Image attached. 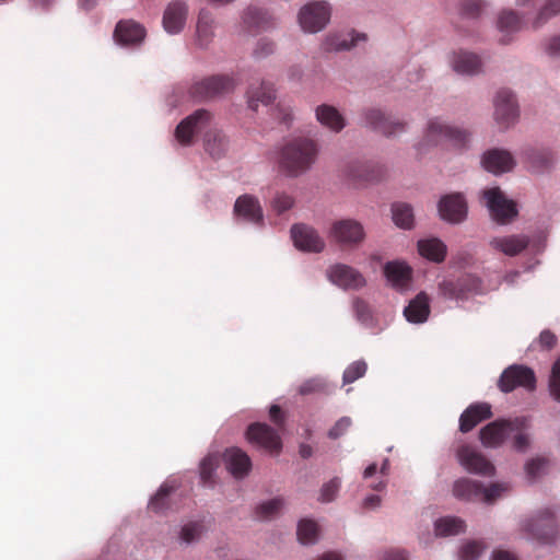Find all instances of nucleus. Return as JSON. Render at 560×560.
<instances>
[{"label":"nucleus","mask_w":560,"mask_h":560,"mask_svg":"<svg viewBox=\"0 0 560 560\" xmlns=\"http://www.w3.org/2000/svg\"><path fill=\"white\" fill-rule=\"evenodd\" d=\"M212 120L213 116L209 110L197 109L177 125L174 137L179 144L186 147L192 144L196 135L206 131L203 136L206 152L212 159H221L229 150L230 140L222 130L212 128Z\"/></svg>","instance_id":"nucleus-1"},{"label":"nucleus","mask_w":560,"mask_h":560,"mask_svg":"<svg viewBox=\"0 0 560 560\" xmlns=\"http://www.w3.org/2000/svg\"><path fill=\"white\" fill-rule=\"evenodd\" d=\"M320 153L319 143L305 136L293 137L279 151L278 166L288 178H298L308 173Z\"/></svg>","instance_id":"nucleus-2"},{"label":"nucleus","mask_w":560,"mask_h":560,"mask_svg":"<svg viewBox=\"0 0 560 560\" xmlns=\"http://www.w3.org/2000/svg\"><path fill=\"white\" fill-rule=\"evenodd\" d=\"M491 104L492 119L501 130H510L520 122L521 106L517 94L512 89H498Z\"/></svg>","instance_id":"nucleus-3"},{"label":"nucleus","mask_w":560,"mask_h":560,"mask_svg":"<svg viewBox=\"0 0 560 560\" xmlns=\"http://www.w3.org/2000/svg\"><path fill=\"white\" fill-rule=\"evenodd\" d=\"M332 5L326 0H314L302 5L296 14L298 24L305 34H317L330 23Z\"/></svg>","instance_id":"nucleus-4"},{"label":"nucleus","mask_w":560,"mask_h":560,"mask_svg":"<svg viewBox=\"0 0 560 560\" xmlns=\"http://www.w3.org/2000/svg\"><path fill=\"white\" fill-rule=\"evenodd\" d=\"M235 86L233 75L215 74L195 82L190 88V94L197 101H210L232 93Z\"/></svg>","instance_id":"nucleus-5"},{"label":"nucleus","mask_w":560,"mask_h":560,"mask_svg":"<svg viewBox=\"0 0 560 560\" xmlns=\"http://www.w3.org/2000/svg\"><path fill=\"white\" fill-rule=\"evenodd\" d=\"M482 196L491 218L498 223L506 224L517 215L515 203L499 187L485 189Z\"/></svg>","instance_id":"nucleus-6"},{"label":"nucleus","mask_w":560,"mask_h":560,"mask_svg":"<svg viewBox=\"0 0 560 560\" xmlns=\"http://www.w3.org/2000/svg\"><path fill=\"white\" fill-rule=\"evenodd\" d=\"M368 40V34L357 30L330 32L323 38L322 49L326 52L350 51L364 46Z\"/></svg>","instance_id":"nucleus-7"},{"label":"nucleus","mask_w":560,"mask_h":560,"mask_svg":"<svg viewBox=\"0 0 560 560\" xmlns=\"http://www.w3.org/2000/svg\"><path fill=\"white\" fill-rule=\"evenodd\" d=\"M456 457L460 466L470 474L483 477H492L495 474L494 465L470 445H460L456 451Z\"/></svg>","instance_id":"nucleus-8"},{"label":"nucleus","mask_w":560,"mask_h":560,"mask_svg":"<svg viewBox=\"0 0 560 560\" xmlns=\"http://www.w3.org/2000/svg\"><path fill=\"white\" fill-rule=\"evenodd\" d=\"M453 122L441 117L435 116L427 120L423 138L415 147L419 153H424L430 148L438 147L446 142Z\"/></svg>","instance_id":"nucleus-9"},{"label":"nucleus","mask_w":560,"mask_h":560,"mask_svg":"<svg viewBox=\"0 0 560 560\" xmlns=\"http://www.w3.org/2000/svg\"><path fill=\"white\" fill-rule=\"evenodd\" d=\"M498 386L504 393H510L516 387L534 390L536 387L535 374L533 370L527 366L514 364L502 372Z\"/></svg>","instance_id":"nucleus-10"},{"label":"nucleus","mask_w":560,"mask_h":560,"mask_svg":"<svg viewBox=\"0 0 560 560\" xmlns=\"http://www.w3.org/2000/svg\"><path fill=\"white\" fill-rule=\"evenodd\" d=\"M525 24V18L522 13L511 8L501 9L495 18L499 42L503 45L511 44Z\"/></svg>","instance_id":"nucleus-11"},{"label":"nucleus","mask_w":560,"mask_h":560,"mask_svg":"<svg viewBox=\"0 0 560 560\" xmlns=\"http://www.w3.org/2000/svg\"><path fill=\"white\" fill-rule=\"evenodd\" d=\"M521 160L532 173H545L557 163V153L547 147H526L521 151Z\"/></svg>","instance_id":"nucleus-12"},{"label":"nucleus","mask_w":560,"mask_h":560,"mask_svg":"<svg viewBox=\"0 0 560 560\" xmlns=\"http://www.w3.org/2000/svg\"><path fill=\"white\" fill-rule=\"evenodd\" d=\"M247 440L258 448H262L270 454H279L282 448V442L279 433L266 423H253L246 432Z\"/></svg>","instance_id":"nucleus-13"},{"label":"nucleus","mask_w":560,"mask_h":560,"mask_svg":"<svg viewBox=\"0 0 560 560\" xmlns=\"http://www.w3.org/2000/svg\"><path fill=\"white\" fill-rule=\"evenodd\" d=\"M335 242L348 247H355L363 242L365 232L363 225L352 219L336 221L330 229Z\"/></svg>","instance_id":"nucleus-14"},{"label":"nucleus","mask_w":560,"mask_h":560,"mask_svg":"<svg viewBox=\"0 0 560 560\" xmlns=\"http://www.w3.org/2000/svg\"><path fill=\"white\" fill-rule=\"evenodd\" d=\"M480 163L487 172L497 176L511 172L516 165V161L510 151L498 148L483 152Z\"/></svg>","instance_id":"nucleus-15"},{"label":"nucleus","mask_w":560,"mask_h":560,"mask_svg":"<svg viewBox=\"0 0 560 560\" xmlns=\"http://www.w3.org/2000/svg\"><path fill=\"white\" fill-rule=\"evenodd\" d=\"M329 281L345 290H358L365 285L364 277L354 268L337 264L327 269Z\"/></svg>","instance_id":"nucleus-16"},{"label":"nucleus","mask_w":560,"mask_h":560,"mask_svg":"<svg viewBox=\"0 0 560 560\" xmlns=\"http://www.w3.org/2000/svg\"><path fill=\"white\" fill-rule=\"evenodd\" d=\"M188 18V5L183 0H173L167 4L162 18L164 31L170 35H177L185 28Z\"/></svg>","instance_id":"nucleus-17"},{"label":"nucleus","mask_w":560,"mask_h":560,"mask_svg":"<svg viewBox=\"0 0 560 560\" xmlns=\"http://www.w3.org/2000/svg\"><path fill=\"white\" fill-rule=\"evenodd\" d=\"M291 237L294 246L303 252L319 253L325 247V242L317 231L305 224L293 225L291 228Z\"/></svg>","instance_id":"nucleus-18"},{"label":"nucleus","mask_w":560,"mask_h":560,"mask_svg":"<svg viewBox=\"0 0 560 560\" xmlns=\"http://www.w3.org/2000/svg\"><path fill=\"white\" fill-rule=\"evenodd\" d=\"M448 65L459 75H476L482 70L481 58L465 49L454 50L448 56Z\"/></svg>","instance_id":"nucleus-19"},{"label":"nucleus","mask_w":560,"mask_h":560,"mask_svg":"<svg viewBox=\"0 0 560 560\" xmlns=\"http://www.w3.org/2000/svg\"><path fill=\"white\" fill-rule=\"evenodd\" d=\"M530 244L525 234L498 235L489 240V246L497 253L514 257L521 254Z\"/></svg>","instance_id":"nucleus-20"},{"label":"nucleus","mask_w":560,"mask_h":560,"mask_svg":"<svg viewBox=\"0 0 560 560\" xmlns=\"http://www.w3.org/2000/svg\"><path fill=\"white\" fill-rule=\"evenodd\" d=\"M478 290L479 281L471 276L463 277L457 281L445 279L439 283L440 294L448 300H464L467 293H476Z\"/></svg>","instance_id":"nucleus-21"},{"label":"nucleus","mask_w":560,"mask_h":560,"mask_svg":"<svg viewBox=\"0 0 560 560\" xmlns=\"http://www.w3.org/2000/svg\"><path fill=\"white\" fill-rule=\"evenodd\" d=\"M440 217L451 223H459L467 215V203L459 192L446 195L439 202Z\"/></svg>","instance_id":"nucleus-22"},{"label":"nucleus","mask_w":560,"mask_h":560,"mask_svg":"<svg viewBox=\"0 0 560 560\" xmlns=\"http://www.w3.org/2000/svg\"><path fill=\"white\" fill-rule=\"evenodd\" d=\"M234 214L237 220L260 225L264 222V213L259 200L252 195L240 196L234 203Z\"/></svg>","instance_id":"nucleus-23"},{"label":"nucleus","mask_w":560,"mask_h":560,"mask_svg":"<svg viewBox=\"0 0 560 560\" xmlns=\"http://www.w3.org/2000/svg\"><path fill=\"white\" fill-rule=\"evenodd\" d=\"M511 419L495 420L488 423L479 432L482 445L487 448H498L510 438Z\"/></svg>","instance_id":"nucleus-24"},{"label":"nucleus","mask_w":560,"mask_h":560,"mask_svg":"<svg viewBox=\"0 0 560 560\" xmlns=\"http://www.w3.org/2000/svg\"><path fill=\"white\" fill-rule=\"evenodd\" d=\"M179 477H168L152 495L148 503L149 511L155 514L165 513L171 508V495L180 487Z\"/></svg>","instance_id":"nucleus-25"},{"label":"nucleus","mask_w":560,"mask_h":560,"mask_svg":"<svg viewBox=\"0 0 560 560\" xmlns=\"http://www.w3.org/2000/svg\"><path fill=\"white\" fill-rule=\"evenodd\" d=\"M384 273L388 283L397 291L404 292L411 288L412 269L405 261H388Z\"/></svg>","instance_id":"nucleus-26"},{"label":"nucleus","mask_w":560,"mask_h":560,"mask_svg":"<svg viewBox=\"0 0 560 560\" xmlns=\"http://www.w3.org/2000/svg\"><path fill=\"white\" fill-rule=\"evenodd\" d=\"M145 37L144 28L133 21H120L116 25L114 39L122 47H137Z\"/></svg>","instance_id":"nucleus-27"},{"label":"nucleus","mask_w":560,"mask_h":560,"mask_svg":"<svg viewBox=\"0 0 560 560\" xmlns=\"http://www.w3.org/2000/svg\"><path fill=\"white\" fill-rule=\"evenodd\" d=\"M512 447L518 453H525L532 444L530 421L526 417H516L510 421V438Z\"/></svg>","instance_id":"nucleus-28"},{"label":"nucleus","mask_w":560,"mask_h":560,"mask_svg":"<svg viewBox=\"0 0 560 560\" xmlns=\"http://www.w3.org/2000/svg\"><path fill=\"white\" fill-rule=\"evenodd\" d=\"M215 36V19L210 11L201 9L198 13L195 45L200 49H207Z\"/></svg>","instance_id":"nucleus-29"},{"label":"nucleus","mask_w":560,"mask_h":560,"mask_svg":"<svg viewBox=\"0 0 560 560\" xmlns=\"http://www.w3.org/2000/svg\"><path fill=\"white\" fill-rule=\"evenodd\" d=\"M315 118L324 128L334 133L341 132L347 126L346 117L340 110L329 104H320L315 108Z\"/></svg>","instance_id":"nucleus-30"},{"label":"nucleus","mask_w":560,"mask_h":560,"mask_svg":"<svg viewBox=\"0 0 560 560\" xmlns=\"http://www.w3.org/2000/svg\"><path fill=\"white\" fill-rule=\"evenodd\" d=\"M345 175L358 184H368L380 179L378 167L370 162L353 161L345 168Z\"/></svg>","instance_id":"nucleus-31"},{"label":"nucleus","mask_w":560,"mask_h":560,"mask_svg":"<svg viewBox=\"0 0 560 560\" xmlns=\"http://www.w3.org/2000/svg\"><path fill=\"white\" fill-rule=\"evenodd\" d=\"M491 405L488 402L471 404L459 418V430L463 433L472 430L479 422L491 418Z\"/></svg>","instance_id":"nucleus-32"},{"label":"nucleus","mask_w":560,"mask_h":560,"mask_svg":"<svg viewBox=\"0 0 560 560\" xmlns=\"http://www.w3.org/2000/svg\"><path fill=\"white\" fill-rule=\"evenodd\" d=\"M430 315V299L427 293L420 292L404 308V316L411 324H423Z\"/></svg>","instance_id":"nucleus-33"},{"label":"nucleus","mask_w":560,"mask_h":560,"mask_svg":"<svg viewBox=\"0 0 560 560\" xmlns=\"http://www.w3.org/2000/svg\"><path fill=\"white\" fill-rule=\"evenodd\" d=\"M224 463L228 470L235 478L245 477L252 468V462L248 455L237 447H231L225 451Z\"/></svg>","instance_id":"nucleus-34"},{"label":"nucleus","mask_w":560,"mask_h":560,"mask_svg":"<svg viewBox=\"0 0 560 560\" xmlns=\"http://www.w3.org/2000/svg\"><path fill=\"white\" fill-rule=\"evenodd\" d=\"M276 98V90L272 84L261 82L259 85H250L246 92L247 106L257 112L259 105H269Z\"/></svg>","instance_id":"nucleus-35"},{"label":"nucleus","mask_w":560,"mask_h":560,"mask_svg":"<svg viewBox=\"0 0 560 560\" xmlns=\"http://www.w3.org/2000/svg\"><path fill=\"white\" fill-rule=\"evenodd\" d=\"M242 19L247 27L258 31L267 30L273 25L272 15L266 9L258 7H248Z\"/></svg>","instance_id":"nucleus-36"},{"label":"nucleus","mask_w":560,"mask_h":560,"mask_svg":"<svg viewBox=\"0 0 560 560\" xmlns=\"http://www.w3.org/2000/svg\"><path fill=\"white\" fill-rule=\"evenodd\" d=\"M559 13L560 0H545L544 4L529 19V27L533 31H538Z\"/></svg>","instance_id":"nucleus-37"},{"label":"nucleus","mask_w":560,"mask_h":560,"mask_svg":"<svg viewBox=\"0 0 560 560\" xmlns=\"http://www.w3.org/2000/svg\"><path fill=\"white\" fill-rule=\"evenodd\" d=\"M482 483L469 478H460L453 485L455 498L465 501H480Z\"/></svg>","instance_id":"nucleus-38"},{"label":"nucleus","mask_w":560,"mask_h":560,"mask_svg":"<svg viewBox=\"0 0 560 560\" xmlns=\"http://www.w3.org/2000/svg\"><path fill=\"white\" fill-rule=\"evenodd\" d=\"M419 254L434 262H441L446 255V245L439 238L431 237L418 242Z\"/></svg>","instance_id":"nucleus-39"},{"label":"nucleus","mask_w":560,"mask_h":560,"mask_svg":"<svg viewBox=\"0 0 560 560\" xmlns=\"http://www.w3.org/2000/svg\"><path fill=\"white\" fill-rule=\"evenodd\" d=\"M284 508L285 500L282 497H276L258 503L255 514L260 521H272L283 512Z\"/></svg>","instance_id":"nucleus-40"},{"label":"nucleus","mask_w":560,"mask_h":560,"mask_svg":"<svg viewBox=\"0 0 560 560\" xmlns=\"http://www.w3.org/2000/svg\"><path fill=\"white\" fill-rule=\"evenodd\" d=\"M220 465V456L217 453H210L203 457L199 464L200 482L205 487L214 486L215 471Z\"/></svg>","instance_id":"nucleus-41"},{"label":"nucleus","mask_w":560,"mask_h":560,"mask_svg":"<svg viewBox=\"0 0 560 560\" xmlns=\"http://www.w3.org/2000/svg\"><path fill=\"white\" fill-rule=\"evenodd\" d=\"M446 142L457 150H469L472 145V132L468 128L453 122Z\"/></svg>","instance_id":"nucleus-42"},{"label":"nucleus","mask_w":560,"mask_h":560,"mask_svg":"<svg viewBox=\"0 0 560 560\" xmlns=\"http://www.w3.org/2000/svg\"><path fill=\"white\" fill-rule=\"evenodd\" d=\"M392 218L400 229L410 230L415 223L413 209L405 202H396L392 206Z\"/></svg>","instance_id":"nucleus-43"},{"label":"nucleus","mask_w":560,"mask_h":560,"mask_svg":"<svg viewBox=\"0 0 560 560\" xmlns=\"http://www.w3.org/2000/svg\"><path fill=\"white\" fill-rule=\"evenodd\" d=\"M489 0H460L459 13L468 19H478L491 9Z\"/></svg>","instance_id":"nucleus-44"},{"label":"nucleus","mask_w":560,"mask_h":560,"mask_svg":"<svg viewBox=\"0 0 560 560\" xmlns=\"http://www.w3.org/2000/svg\"><path fill=\"white\" fill-rule=\"evenodd\" d=\"M387 115L380 108H368L362 114V119L365 126L383 133L388 130Z\"/></svg>","instance_id":"nucleus-45"},{"label":"nucleus","mask_w":560,"mask_h":560,"mask_svg":"<svg viewBox=\"0 0 560 560\" xmlns=\"http://www.w3.org/2000/svg\"><path fill=\"white\" fill-rule=\"evenodd\" d=\"M510 490V485L508 482H493L488 487L481 486V497L480 502L491 504L498 499L502 498Z\"/></svg>","instance_id":"nucleus-46"},{"label":"nucleus","mask_w":560,"mask_h":560,"mask_svg":"<svg viewBox=\"0 0 560 560\" xmlns=\"http://www.w3.org/2000/svg\"><path fill=\"white\" fill-rule=\"evenodd\" d=\"M549 462L544 457H534L525 463L526 478L534 482L548 471Z\"/></svg>","instance_id":"nucleus-47"},{"label":"nucleus","mask_w":560,"mask_h":560,"mask_svg":"<svg viewBox=\"0 0 560 560\" xmlns=\"http://www.w3.org/2000/svg\"><path fill=\"white\" fill-rule=\"evenodd\" d=\"M341 478L332 477L324 482L318 491L317 501L320 503H330L336 500L341 488Z\"/></svg>","instance_id":"nucleus-48"},{"label":"nucleus","mask_w":560,"mask_h":560,"mask_svg":"<svg viewBox=\"0 0 560 560\" xmlns=\"http://www.w3.org/2000/svg\"><path fill=\"white\" fill-rule=\"evenodd\" d=\"M353 313L359 323L368 328H373L375 320L371 307L361 299H354L352 303Z\"/></svg>","instance_id":"nucleus-49"},{"label":"nucleus","mask_w":560,"mask_h":560,"mask_svg":"<svg viewBox=\"0 0 560 560\" xmlns=\"http://www.w3.org/2000/svg\"><path fill=\"white\" fill-rule=\"evenodd\" d=\"M487 548L481 540H469L460 547L458 558L459 560H477Z\"/></svg>","instance_id":"nucleus-50"},{"label":"nucleus","mask_w":560,"mask_h":560,"mask_svg":"<svg viewBox=\"0 0 560 560\" xmlns=\"http://www.w3.org/2000/svg\"><path fill=\"white\" fill-rule=\"evenodd\" d=\"M532 525L560 522V508L546 506L537 510L533 515Z\"/></svg>","instance_id":"nucleus-51"},{"label":"nucleus","mask_w":560,"mask_h":560,"mask_svg":"<svg viewBox=\"0 0 560 560\" xmlns=\"http://www.w3.org/2000/svg\"><path fill=\"white\" fill-rule=\"evenodd\" d=\"M368 365L363 360L354 361L347 366L342 375L343 384H351L362 377L366 372Z\"/></svg>","instance_id":"nucleus-52"},{"label":"nucleus","mask_w":560,"mask_h":560,"mask_svg":"<svg viewBox=\"0 0 560 560\" xmlns=\"http://www.w3.org/2000/svg\"><path fill=\"white\" fill-rule=\"evenodd\" d=\"M542 52L551 59H560V34L545 37L540 43Z\"/></svg>","instance_id":"nucleus-53"},{"label":"nucleus","mask_w":560,"mask_h":560,"mask_svg":"<svg viewBox=\"0 0 560 560\" xmlns=\"http://www.w3.org/2000/svg\"><path fill=\"white\" fill-rule=\"evenodd\" d=\"M529 529V535L535 537L539 544L550 545L553 544L557 539L556 527H527Z\"/></svg>","instance_id":"nucleus-54"},{"label":"nucleus","mask_w":560,"mask_h":560,"mask_svg":"<svg viewBox=\"0 0 560 560\" xmlns=\"http://www.w3.org/2000/svg\"><path fill=\"white\" fill-rule=\"evenodd\" d=\"M296 537L301 545H313L319 539V527H298Z\"/></svg>","instance_id":"nucleus-55"},{"label":"nucleus","mask_w":560,"mask_h":560,"mask_svg":"<svg viewBox=\"0 0 560 560\" xmlns=\"http://www.w3.org/2000/svg\"><path fill=\"white\" fill-rule=\"evenodd\" d=\"M327 382L322 377H313L305 381L299 388L301 395H308L317 392H325L327 389Z\"/></svg>","instance_id":"nucleus-56"},{"label":"nucleus","mask_w":560,"mask_h":560,"mask_svg":"<svg viewBox=\"0 0 560 560\" xmlns=\"http://www.w3.org/2000/svg\"><path fill=\"white\" fill-rule=\"evenodd\" d=\"M549 390L552 398L560 402V358L552 366L551 376L549 380Z\"/></svg>","instance_id":"nucleus-57"},{"label":"nucleus","mask_w":560,"mask_h":560,"mask_svg":"<svg viewBox=\"0 0 560 560\" xmlns=\"http://www.w3.org/2000/svg\"><path fill=\"white\" fill-rule=\"evenodd\" d=\"M276 50V44L269 38H260L256 47L254 48L253 55L257 59L266 58L272 55Z\"/></svg>","instance_id":"nucleus-58"},{"label":"nucleus","mask_w":560,"mask_h":560,"mask_svg":"<svg viewBox=\"0 0 560 560\" xmlns=\"http://www.w3.org/2000/svg\"><path fill=\"white\" fill-rule=\"evenodd\" d=\"M294 203L293 198L284 192H278L272 200V209L281 214L292 208Z\"/></svg>","instance_id":"nucleus-59"},{"label":"nucleus","mask_w":560,"mask_h":560,"mask_svg":"<svg viewBox=\"0 0 560 560\" xmlns=\"http://www.w3.org/2000/svg\"><path fill=\"white\" fill-rule=\"evenodd\" d=\"M352 421L349 417H341L334 427L328 431V436L332 440H336L342 436L348 429L351 427Z\"/></svg>","instance_id":"nucleus-60"},{"label":"nucleus","mask_w":560,"mask_h":560,"mask_svg":"<svg viewBox=\"0 0 560 560\" xmlns=\"http://www.w3.org/2000/svg\"><path fill=\"white\" fill-rule=\"evenodd\" d=\"M386 122H388L387 129L384 130L383 135L387 137L397 136L406 131L407 122L393 118L390 116L387 117Z\"/></svg>","instance_id":"nucleus-61"},{"label":"nucleus","mask_w":560,"mask_h":560,"mask_svg":"<svg viewBox=\"0 0 560 560\" xmlns=\"http://www.w3.org/2000/svg\"><path fill=\"white\" fill-rule=\"evenodd\" d=\"M422 514L432 516L433 525H463V521L455 516L435 517V511L433 508H428Z\"/></svg>","instance_id":"nucleus-62"},{"label":"nucleus","mask_w":560,"mask_h":560,"mask_svg":"<svg viewBox=\"0 0 560 560\" xmlns=\"http://www.w3.org/2000/svg\"><path fill=\"white\" fill-rule=\"evenodd\" d=\"M201 527H182L179 533V538L185 544H190L196 541L201 536Z\"/></svg>","instance_id":"nucleus-63"},{"label":"nucleus","mask_w":560,"mask_h":560,"mask_svg":"<svg viewBox=\"0 0 560 560\" xmlns=\"http://www.w3.org/2000/svg\"><path fill=\"white\" fill-rule=\"evenodd\" d=\"M556 336L550 330H544L539 335V343L544 348H552L556 345Z\"/></svg>","instance_id":"nucleus-64"}]
</instances>
